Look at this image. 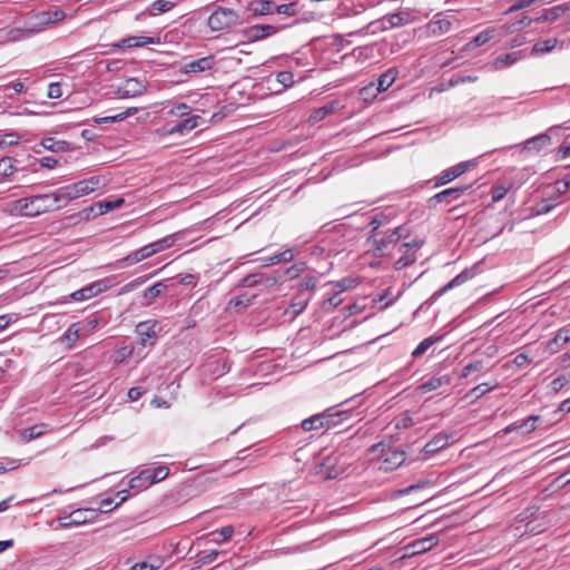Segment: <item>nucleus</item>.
Here are the masks:
<instances>
[{
    "label": "nucleus",
    "mask_w": 570,
    "mask_h": 570,
    "mask_svg": "<svg viewBox=\"0 0 570 570\" xmlns=\"http://www.w3.org/2000/svg\"><path fill=\"white\" fill-rule=\"evenodd\" d=\"M438 543V537H422L421 539L415 540L400 549V551L402 552L400 560L424 553L431 550Z\"/></svg>",
    "instance_id": "obj_7"
},
{
    "label": "nucleus",
    "mask_w": 570,
    "mask_h": 570,
    "mask_svg": "<svg viewBox=\"0 0 570 570\" xmlns=\"http://www.w3.org/2000/svg\"><path fill=\"white\" fill-rule=\"evenodd\" d=\"M124 203L125 200L122 198H118L116 200H105L92 205L88 209L94 214V216H99L121 207Z\"/></svg>",
    "instance_id": "obj_26"
},
{
    "label": "nucleus",
    "mask_w": 570,
    "mask_h": 570,
    "mask_svg": "<svg viewBox=\"0 0 570 570\" xmlns=\"http://www.w3.org/2000/svg\"><path fill=\"white\" fill-rule=\"evenodd\" d=\"M317 278L315 276L305 277L299 283V291L306 292V291H313L316 287Z\"/></svg>",
    "instance_id": "obj_57"
},
{
    "label": "nucleus",
    "mask_w": 570,
    "mask_h": 570,
    "mask_svg": "<svg viewBox=\"0 0 570 570\" xmlns=\"http://www.w3.org/2000/svg\"><path fill=\"white\" fill-rule=\"evenodd\" d=\"M159 331L160 325L157 321L149 320L140 322L136 326V332L139 335V344L144 347H146L148 344L153 345V342L149 341L156 338Z\"/></svg>",
    "instance_id": "obj_10"
},
{
    "label": "nucleus",
    "mask_w": 570,
    "mask_h": 570,
    "mask_svg": "<svg viewBox=\"0 0 570 570\" xmlns=\"http://www.w3.org/2000/svg\"><path fill=\"white\" fill-rule=\"evenodd\" d=\"M570 342V331L566 327L561 328L553 340L549 341L548 348L551 352H557L558 348Z\"/></svg>",
    "instance_id": "obj_36"
},
{
    "label": "nucleus",
    "mask_w": 570,
    "mask_h": 570,
    "mask_svg": "<svg viewBox=\"0 0 570 570\" xmlns=\"http://www.w3.org/2000/svg\"><path fill=\"white\" fill-rule=\"evenodd\" d=\"M145 282V279H141V278H137V279H134L127 284H125L121 289H120V294H125V293H129V292H132L135 291L136 288H138L142 283Z\"/></svg>",
    "instance_id": "obj_63"
},
{
    "label": "nucleus",
    "mask_w": 570,
    "mask_h": 570,
    "mask_svg": "<svg viewBox=\"0 0 570 570\" xmlns=\"http://www.w3.org/2000/svg\"><path fill=\"white\" fill-rule=\"evenodd\" d=\"M43 434L42 428L40 425H33L28 429L22 430L21 438L23 441L29 442L35 440Z\"/></svg>",
    "instance_id": "obj_46"
},
{
    "label": "nucleus",
    "mask_w": 570,
    "mask_h": 570,
    "mask_svg": "<svg viewBox=\"0 0 570 570\" xmlns=\"http://www.w3.org/2000/svg\"><path fill=\"white\" fill-rule=\"evenodd\" d=\"M156 39L153 37H145V36H130L127 37L116 43L112 45V47L122 49V48H140L145 47L147 45L156 43Z\"/></svg>",
    "instance_id": "obj_21"
},
{
    "label": "nucleus",
    "mask_w": 570,
    "mask_h": 570,
    "mask_svg": "<svg viewBox=\"0 0 570 570\" xmlns=\"http://www.w3.org/2000/svg\"><path fill=\"white\" fill-rule=\"evenodd\" d=\"M109 179L104 175L91 176L89 178L77 181L81 196L88 195L97 189L107 186Z\"/></svg>",
    "instance_id": "obj_16"
},
{
    "label": "nucleus",
    "mask_w": 570,
    "mask_h": 570,
    "mask_svg": "<svg viewBox=\"0 0 570 570\" xmlns=\"http://www.w3.org/2000/svg\"><path fill=\"white\" fill-rule=\"evenodd\" d=\"M449 445V438L446 434H438L435 435L430 442H428L424 448L423 452L428 455H432L441 451L442 449L446 448Z\"/></svg>",
    "instance_id": "obj_27"
},
{
    "label": "nucleus",
    "mask_w": 570,
    "mask_h": 570,
    "mask_svg": "<svg viewBox=\"0 0 570 570\" xmlns=\"http://www.w3.org/2000/svg\"><path fill=\"white\" fill-rule=\"evenodd\" d=\"M274 12L278 14H285L288 17L295 16L296 13V4L295 3H285V4H275Z\"/></svg>",
    "instance_id": "obj_52"
},
{
    "label": "nucleus",
    "mask_w": 570,
    "mask_h": 570,
    "mask_svg": "<svg viewBox=\"0 0 570 570\" xmlns=\"http://www.w3.org/2000/svg\"><path fill=\"white\" fill-rule=\"evenodd\" d=\"M107 287L108 286L106 284V281H104V279L94 282L90 285H88V288H89L92 297L105 292L107 289Z\"/></svg>",
    "instance_id": "obj_58"
},
{
    "label": "nucleus",
    "mask_w": 570,
    "mask_h": 570,
    "mask_svg": "<svg viewBox=\"0 0 570 570\" xmlns=\"http://www.w3.org/2000/svg\"><path fill=\"white\" fill-rule=\"evenodd\" d=\"M216 65V60L214 56H207L199 58L197 60H193L188 63H185L180 68V72L183 73H200L208 70H212Z\"/></svg>",
    "instance_id": "obj_14"
},
{
    "label": "nucleus",
    "mask_w": 570,
    "mask_h": 570,
    "mask_svg": "<svg viewBox=\"0 0 570 570\" xmlns=\"http://www.w3.org/2000/svg\"><path fill=\"white\" fill-rule=\"evenodd\" d=\"M130 570H157V564H151V562L148 561H141L135 563Z\"/></svg>",
    "instance_id": "obj_64"
},
{
    "label": "nucleus",
    "mask_w": 570,
    "mask_h": 570,
    "mask_svg": "<svg viewBox=\"0 0 570 570\" xmlns=\"http://www.w3.org/2000/svg\"><path fill=\"white\" fill-rule=\"evenodd\" d=\"M568 10L567 4L556 6L549 9H546L544 12L535 19L538 22L543 21H554L559 17H561Z\"/></svg>",
    "instance_id": "obj_33"
},
{
    "label": "nucleus",
    "mask_w": 570,
    "mask_h": 570,
    "mask_svg": "<svg viewBox=\"0 0 570 570\" xmlns=\"http://www.w3.org/2000/svg\"><path fill=\"white\" fill-rule=\"evenodd\" d=\"M423 242L420 239H413L409 243H403L400 245V252L402 256L395 261L394 268L400 271L403 269L416 261V252L422 247Z\"/></svg>",
    "instance_id": "obj_8"
},
{
    "label": "nucleus",
    "mask_w": 570,
    "mask_h": 570,
    "mask_svg": "<svg viewBox=\"0 0 570 570\" xmlns=\"http://www.w3.org/2000/svg\"><path fill=\"white\" fill-rule=\"evenodd\" d=\"M146 91L144 82L137 78L127 79L122 86H119L115 91V96L120 99H127L141 96Z\"/></svg>",
    "instance_id": "obj_9"
},
{
    "label": "nucleus",
    "mask_w": 570,
    "mask_h": 570,
    "mask_svg": "<svg viewBox=\"0 0 570 570\" xmlns=\"http://www.w3.org/2000/svg\"><path fill=\"white\" fill-rule=\"evenodd\" d=\"M383 23L387 22L390 28L402 27L410 22V13L396 12L383 17Z\"/></svg>",
    "instance_id": "obj_32"
},
{
    "label": "nucleus",
    "mask_w": 570,
    "mask_h": 570,
    "mask_svg": "<svg viewBox=\"0 0 570 570\" xmlns=\"http://www.w3.org/2000/svg\"><path fill=\"white\" fill-rule=\"evenodd\" d=\"M473 276L472 269L465 268L460 274H458L454 278H452L448 284H445L443 287H441L439 291H436L431 299L435 301L450 289L460 286L464 284L466 281H469Z\"/></svg>",
    "instance_id": "obj_19"
},
{
    "label": "nucleus",
    "mask_w": 570,
    "mask_h": 570,
    "mask_svg": "<svg viewBox=\"0 0 570 570\" xmlns=\"http://www.w3.org/2000/svg\"><path fill=\"white\" fill-rule=\"evenodd\" d=\"M523 57V51H514L505 55L499 56L492 63L493 69L501 70L508 66L515 63Z\"/></svg>",
    "instance_id": "obj_28"
},
{
    "label": "nucleus",
    "mask_w": 570,
    "mask_h": 570,
    "mask_svg": "<svg viewBox=\"0 0 570 570\" xmlns=\"http://www.w3.org/2000/svg\"><path fill=\"white\" fill-rule=\"evenodd\" d=\"M556 45H557V40L556 39H547V40L538 41L532 47L531 53L532 55L547 53V52L551 51L556 47Z\"/></svg>",
    "instance_id": "obj_42"
},
{
    "label": "nucleus",
    "mask_w": 570,
    "mask_h": 570,
    "mask_svg": "<svg viewBox=\"0 0 570 570\" xmlns=\"http://www.w3.org/2000/svg\"><path fill=\"white\" fill-rule=\"evenodd\" d=\"M92 295L88 288V285L73 292L71 295H70V298L73 299V301H85V299H88V298H91Z\"/></svg>",
    "instance_id": "obj_59"
},
{
    "label": "nucleus",
    "mask_w": 570,
    "mask_h": 570,
    "mask_svg": "<svg viewBox=\"0 0 570 570\" xmlns=\"http://www.w3.org/2000/svg\"><path fill=\"white\" fill-rule=\"evenodd\" d=\"M150 485H153V483L148 475L147 469L142 470L138 475L134 476L129 482V488L137 492L146 490Z\"/></svg>",
    "instance_id": "obj_30"
},
{
    "label": "nucleus",
    "mask_w": 570,
    "mask_h": 570,
    "mask_svg": "<svg viewBox=\"0 0 570 570\" xmlns=\"http://www.w3.org/2000/svg\"><path fill=\"white\" fill-rule=\"evenodd\" d=\"M307 304H308V299H302V301H297V302H293L291 304V308L293 311V315L294 316H297L299 315L301 313H303L305 311V308L307 307Z\"/></svg>",
    "instance_id": "obj_62"
},
{
    "label": "nucleus",
    "mask_w": 570,
    "mask_h": 570,
    "mask_svg": "<svg viewBox=\"0 0 570 570\" xmlns=\"http://www.w3.org/2000/svg\"><path fill=\"white\" fill-rule=\"evenodd\" d=\"M275 3L271 0H255L249 3L248 10L253 17L274 13Z\"/></svg>",
    "instance_id": "obj_25"
},
{
    "label": "nucleus",
    "mask_w": 570,
    "mask_h": 570,
    "mask_svg": "<svg viewBox=\"0 0 570 570\" xmlns=\"http://www.w3.org/2000/svg\"><path fill=\"white\" fill-rule=\"evenodd\" d=\"M190 110L191 109L188 105L180 102V104H176L175 106H173V108L168 111V114L173 115V116H177V117H183V116L189 115Z\"/></svg>",
    "instance_id": "obj_54"
},
{
    "label": "nucleus",
    "mask_w": 570,
    "mask_h": 570,
    "mask_svg": "<svg viewBox=\"0 0 570 570\" xmlns=\"http://www.w3.org/2000/svg\"><path fill=\"white\" fill-rule=\"evenodd\" d=\"M85 512L81 510H77L68 515L65 522L61 523L62 527L69 528L71 525H80L86 522Z\"/></svg>",
    "instance_id": "obj_44"
},
{
    "label": "nucleus",
    "mask_w": 570,
    "mask_h": 570,
    "mask_svg": "<svg viewBox=\"0 0 570 570\" xmlns=\"http://www.w3.org/2000/svg\"><path fill=\"white\" fill-rule=\"evenodd\" d=\"M294 257L292 250H285L284 253H281L278 255H275L269 258V264H277L279 262H289Z\"/></svg>",
    "instance_id": "obj_61"
},
{
    "label": "nucleus",
    "mask_w": 570,
    "mask_h": 570,
    "mask_svg": "<svg viewBox=\"0 0 570 570\" xmlns=\"http://www.w3.org/2000/svg\"><path fill=\"white\" fill-rule=\"evenodd\" d=\"M471 187L472 184L446 188L430 197L428 199V206L429 208H435L439 204L450 205L458 202Z\"/></svg>",
    "instance_id": "obj_6"
},
{
    "label": "nucleus",
    "mask_w": 570,
    "mask_h": 570,
    "mask_svg": "<svg viewBox=\"0 0 570 570\" xmlns=\"http://www.w3.org/2000/svg\"><path fill=\"white\" fill-rule=\"evenodd\" d=\"M485 370L483 360H475L466 364L462 370V376L466 377L472 372H482Z\"/></svg>",
    "instance_id": "obj_48"
},
{
    "label": "nucleus",
    "mask_w": 570,
    "mask_h": 570,
    "mask_svg": "<svg viewBox=\"0 0 570 570\" xmlns=\"http://www.w3.org/2000/svg\"><path fill=\"white\" fill-rule=\"evenodd\" d=\"M52 195V200L55 202V205L59 202L68 203L72 199L81 197L79 187H77V183L63 186L59 189H57Z\"/></svg>",
    "instance_id": "obj_20"
},
{
    "label": "nucleus",
    "mask_w": 570,
    "mask_h": 570,
    "mask_svg": "<svg viewBox=\"0 0 570 570\" xmlns=\"http://www.w3.org/2000/svg\"><path fill=\"white\" fill-rule=\"evenodd\" d=\"M175 3L168 0H156L149 8V14L156 16L167 12L174 8Z\"/></svg>",
    "instance_id": "obj_39"
},
{
    "label": "nucleus",
    "mask_w": 570,
    "mask_h": 570,
    "mask_svg": "<svg viewBox=\"0 0 570 570\" xmlns=\"http://www.w3.org/2000/svg\"><path fill=\"white\" fill-rule=\"evenodd\" d=\"M59 206L55 205L51 194L36 195L20 198L12 204L11 214L33 217L50 212Z\"/></svg>",
    "instance_id": "obj_1"
},
{
    "label": "nucleus",
    "mask_w": 570,
    "mask_h": 570,
    "mask_svg": "<svg viewBox=\"0 0 570 570\" xmlns=\"http://www.w3.org/2000/svg\"><path fill=\"white\" fill-rule=\"evenodd\" d=\"M41 146L47 149V150H50V151H53V153H59V151H65L66 148H67V142L66 141H58V140H55L53 138H43L41 140Z\"/></svg>",
    "instance_id": "obj_43"
},
{
    "label": "nucleus",
    "mask_w": 570,
    "mask_h": 570,
    "mask_svg": "<svg viewBox=\"0 0 570 570\" xmlns=\"http://www.w3.org/2000/svg\"><path fill=\"white\" fill-rule=\"evenodd\" d=\"M397 71L394 68L389 69L382 73L377 79V91H386L395 81Z\"/></svg>",
    "instance_id": "obj_34"
},
{
    "label": "nucleus",
    "mask_w": 570,
    "mask_h": 570,
    "mask_svg": "<svg viewBox=\"0 0 570 570\" xmlns=\"http://www.w3.org/2000/svg\"><path fill=\"white\" fill-rule=\"evenodd\" d=\"M379 235L380 234H371L367 238V243L372 245L376 257H383L390 245H396L402 238L409 236V229L404 226H399L384 233L382 237H379Z\"/></svg>",
    "instance_id": "obj_2"
},
{
    "label": "nucleus",
    "mask_w": 570,
    "mask_h": 570,
    "mask_svg": "<svg viewBox=\"0 0 570 570\" xmlns=\"http://www.w3.org/2000/svg\"><path fill=\"white\" fill-rule=\"evenodd\" d=\"M384 219H385V216L383 214H377L375 215L371 222H370V226L372 227L371 229V234H379V228L383 225L384 223Z\"/></svg>",
    "instance_id": "obj_60"
},
{
    "label": "nucleus",
    "mask_w": 570,
    "mask_h": 570,
    "mask_svg": "<svg viewBox=\"0 0 570 570\" xmlns=\"http://www.w3.org/2000/svg\"><path fill=\"white\" fill-rule=\"evenodd\" d=\"M16 163H17V160L11 157H4V158L0 159V176L9 177L13 173H16L17 171V167L14 165Z\"/></svg>",
    "instance_id": "obj_41"
},
{
    "label": "nucleus",
    "mask_w": 570,
    "mask_h": 570,
    "mask_svg": "<svg viewBox=\"0 0 570 570\" xmlns=\"http://www.w3.org/2000/svg\"><path fill=\"white\" fill-rule=\"evenodd\" d=\"M453 21H458L453 16H446L443 12L434 14L433 19L424 27L426 37H439L448 33L453 26Z\"/></svg>",
    "instance_id": "obj_5"
},
{
    "label": "nucleus",
    "mask_w": 570,
    "mask_h": 570,
    "mask_svg": "<svg viewBox=\"0 0 570 570\" xmlns=\"http://www.w3.org/2000/svg\"><path fill=\"white\" fill-rule=\"evenodd\" d=\"M551 145V137L549 134L538 135L528 139L523 144V150L528 153H539L541 149Z\"/></svg>",
    "instance_id": "obj_23"
},
{
    "label": "nucleus",
    "mask_w": 570,
    "mask_h": 570,
    "mask_svg": "<svg viewBox=\"0 0 570 570\" xmlns=\"http://www.w3.org/2000/svg\"><path fill=\"white\" fill-rule=\"evenodd\" d=\"M240 23L239 14L229 8L218 7L208 18L207 24L212 31H223Z\"/></svg>",
    "instance_id": "obj_4"
},
{
    "label": "nucleus",
    "mask_w": 570,
    "mask_h": 570,
    "mask_svg": "<svg viewBox=\"0 0 570 570\" xmlns=\"http://www.w3.org/2000/svg\"><path fill=\"white\" fill-rule=\"evenodd\" d=\"M452 377L449 374H436L431 376L430 379L423 381L419 386L417 391L421 393H428L443 385H450Z\"/></svg>",
    "instance_id": "obj_17"
},
{
    "label": "nucleus",
    "mask_w": 570,
    "mask_h": 570,
    "mask_svg": "<svg viewBox=\"0 0 570 570\" xmlns=\"http://www.w3.org/2000/svg\"><path fill=\"white\" fill-rule=\"evenodd\" d=\"M37 18L40 24H49L62 21L66 18V13L62 10H49L40 12Z\"/></svg>",
    "instance_id": "obj_31"
},
{
    "label": "nucleus",
    "mask_w": 570,
    "mask_h": 570,
    "mask_svg": "<svg viewBox=\"0 0 570 570\" xmlns=\"http://www.w3.org/2000/svg\"><path fill=\"white\" fill-rule=\"evenodd\" d=\"M345 419H348V415L345 412L332 413L330 411H325L303 420L301 426L304 431H318L322 429L328 430L340 425Z\"/></svg>",
    "instance_id": "obj_3"
},
{
    "label": "nucleus",
    "mask_w": 570,
    "mask_h": 570,
    "mask_svg": "<svg viewBox=\"0 0 570 570\" xmlns=\"http://www.w3.org/2000/svg\"><path fill=\"white\" fill-rule=\"evenodd\" d=\"M532 22V19L523 16L519 21L513 22L510 26H501V29L504 30L505 35L509 32L518 31L521 28L529 26Z\"/></svg>",
    "instance_id": "obj_49"
},
{
    "label": "nucleus",
    "mask_w": 570,
    "mask_h": 570,
    "mask_svg": "<svg viewBox=\"0 0 570 570\" xmlns=\"http://www.w3.org/2000/svg\"><path fill=\"white\" fill-rule=\"evenodd\" d=\"M278 30L279 28L273 24H255L244 29L243 35L249 42H255L277 33Z\"/></svg>",
    "instance_id": "obj_11"
},
{
    "label": "nucleus",
    "mask_w": 570,
    "mask_h": 570,
    "mask_svg": "<svg viewBox=\"0 0 570 570\" xmlns=\"http://www.w3.org/2000/svg\"><path fill=\"white\" fill-rule=\"evenodd\" d=\"M338 106L337 101H330L324 106L315 109L309 116V122L315 124L323 120L326 116L333 114Z\"/></svg>",
    "instance_id": "obj_29"
},
{
    "label": "nucleus",
    "mask_w": 570,
    "mask_h": 570,
    "mask_svg": "<svg viewBox=\"0 0 570 570\" xmlns=\"http://www.w3.org/2000/svg\"><path fill=\"white\" fill-rule=\"evenodd\" d=\"M79 338V328L72 324L63 334L62 340L73 344Z\"/></svg>",
    "instance_id": "obj_55"
},
{
    "label": "nucleus",
    "mask_w": 570,
    "mask_h": 570,
    "mask_svg": "<svg viewBox=\"0 0 570 570\" xmlns=\"http://www.w3.org/2000/svg\"><path fill=\"white\" fill-rule=\"evenodd\" d=\"M138 111V108L136 107H129L124 112H120L115 116H107V117H100V118H94V121L98 125L100 124H109V122H118L127 117L134 116Z\"/></svg>",
    "instance_id": "obj_35"
},
{
    "label": "nucleus",
    "mask_w": 570,
    "mask_h": 570,
    "mask_svg": "<svg viewBox=\"0 0 570 570\" xmlns=\"http://www.w3.org/2000/svg\"><path fill=\"white\" fill-rule=\"evenodd\" d=\"M340 294V292H335L332 296L323 302V309L325 312H331L340 304H342L343 299L341 298Z\"/></svg>",
    "instance_id": "obj_51"
},
{
    "label": "nucleus",
    "mask_w": 570,
    "mask_h": 570,
    "mask_svg": "<svg viewBox=\"0 0 570 570\" xmlns=\"http://www.w3.org/2000/svg\"><path fill=\"white\" fill-rule=\"evenodd\" d=\"M570 189V179L568 176H566L563 179L561 180H558L553 188H552V193L550 194V196H552L553 193H558V194H566L568 190Z\"/></svg>",
    "instance_id": "obj_53"
},
{
    "label": "nucleus",
    "mask_w": 570,
    "mask_h": 570,
    "mask_svg": "<svg viewBox=\"0 0 570 570\" xmlns=\"http://www.w3.org/2000/svg\"><path fill=\"white\" fill-rule=\"evenodd\" d=\"M505 32L504 30L501 29V27L499 28H489V29H485L483 31H481L478 36H475L473 38L472 41H470L468 43L469 47H481L483 45H485L488 41H490L491 39L495 38L497 36H504Z\"/></svg>",
    "instance_id": "obj_24"
},
{
    "label": "nucleus",
    "mask_w": 570,
    "mask_h": 570,
    "mask_svg": "<svg viewBox=\"0 0 570 570\" xmlns=\"http://www.w3.org/2000/svg\"><path fill=\"white\" fill-rule=\"evenodd\" d=\"M405 452L402 450H393L389 448L382 449L381 469L384 471H393L401 466L405 461Z\"/></svg>",
    "instance_id": "obj_12"
},
{
    "label": "nucleus",
    "mask_w": 570,
    "mask_h": 570,
    "mask_svg": "<svg viewBox=\"0 0 570 570\" xmlns=\"http://www.w3.org/2000/svg\"><path fill=\"white\" fill-rule=\"evenodd\" d=\"M148 475L153 484L163 481L169 474V469L165 465H159L157 468L147 469Z\"/></svg>",
    "instance_id": "obj_40"
},
{
    "label": "nucleus",
    "mask_w": 570,
    "mask_h": 570,
    "mask_svg": "<svg viewBox=\"0 0 570 570\" xmlns=\"http://www.w3.org/2000/svg\"><path fill=\"white\" fill-rule=\"evenodd\" d=\"M276 81L283 86V88H289L294 85V75L292 71H279L276 75Z\"/></svg>",
    "instance_id": "obj_50"
},
{
    "label": "nucleus",
    "mask_w": 570,
    "mask_h": 570,
    "mask_svg": "<svg viewBox=\"0 0 570 570\" xmlns=\"http://www.w3.org/2000/svg\"><path fill=\"white\" fill-rule=\"evenodd\" d=\"M441 338V336H429L424 338L412 352V356L414 358L422 356L434 343L439 342Z\"/></svg>",
    "instance_id": "obj_38"
},
{
    "label": "nucleus",
    "mask_w": 570,
    "mask_h": 570,
    "mask_svg": "<svg viewBox=\"0 0 570 570\" xmlns=\"http://www.w3.org/2000/svg\"><path fill=\"white\" fill-rule=\"evenodd\" d=\"M175 242L176 235L173 234L151 243V247L155 248V253H159L167 248H170L175 244Z\"/></svg>",
    "instance_id": "obj_45"
},
{
    "label": "nucleus",
    "mask_w": 570,
    "mask_h": 570,
    "mask_svg": "<svg viewBox=\"0 0 570 570\" xmlns=\"http://www.w3.org/2000/svg\"><path fill=\"white\" fill-rule=\"evenodd\" d=\"M254 297L255 296H248L247 294L235 296L228 302V309L238 312L242 308L249 306Z\"/></svg>",
    "instance_id": "obj_37"
},
{
    "label": "nucleus",
    "mask_w": 570,
    "mask_h": 570,
    "mask_svg": "<svg viewBox=\"0 0 570 570\" xmlns=\"http://www.w3.org/2000/svg\"><path fill=\"white\" fill-rule=\"evenodd\" d=\"M264 275L256 273L246 275L239 283L243 287H254L256 285L263 284Z\"/></svg>",
    "instance_id": "obj_47"
},
{
    "label": "nucleus",
    "mask_w": 570,
    "mask_h": 570,
    "mask_svg": "<svg viewBox=\"0 0 570 570\" xmlns=\"http://www.w3.org/2000/svg\"><path fill=\"white\" fill-rule=\"evenodd\" d=\"M471 163L470 161H462L456 164L455 166L443 170L439 176L435 177V187H440L443 185H446L454 180L455 178L463 175L465 171L469 170Z\"/></svg>",
    "instance_id": "obj_13"
},
{
    "label": "nucleus",
    "mask_w": 570,
    "mask_h": 570,
    "mask_svg": "<svg viewBox=\"0 0 570 570\" xmlns=\"http://www.w3.org/2000/svg\"><path fill=\"white\" fill-rule=\"evenodd\" d=\"M537 416H529L524 420L515 421L507 428L497 433V435H505L512 432H520V434H528L535 430Z\"/></svg>",
    "instance_id": "obj_15"
},
{
    "label": "nucleus",
    "mask_w": 570,
    "mask_h": 570,
    "mask_svg": "<svg viewBox=\"0 0 570 570\" xmlns=\"http://www.w3.org/2000/svg\"><path fill=\"white\" fill-rule=\"evenodd\" d=\"M48 97L50 99H59L62 97V87L60 82H51L49 85Z\"/></svg>",
    "instance_id": "obj_56"
},
{
    "label": "nucleus",
    "mask_w": 570,
    "mask_h": 570,
    "mask_svg": "<svg viewBox=\"0 0 570 570\" xmlns=\"http://www.w3.org/2000/svg\"><path fill=\"white\" fill-rule=\"evenodd\" d=\"M166 291H167V285H166L165 281L154 284L153 286H150L144 291L142 296H141L142 301L140 302V304L142 306H149L150 304H153V302L156 298H158L163 294H165Z\"/></svg>",
    "instance_id": "obj_22"
},
{
    "label": "nucleus",
    "mask_w": 570,
    "mask_h": 570,
    "mask_svg": "<svg viewBox=\"0 0 570 570\" xmlns=\"http://www.w3.org/2000/svg\"><path fill=\"white\" fill-rule=\"evenodd\" d=\"M203 121V118L198 115L190 116L181 121H178L176 125H174L171 128L167 130V134L169 135H185L190 132L193 129L199 126V124Z\"/></svg>",
    "instance_id": "obj_18"
}]
</instances>
